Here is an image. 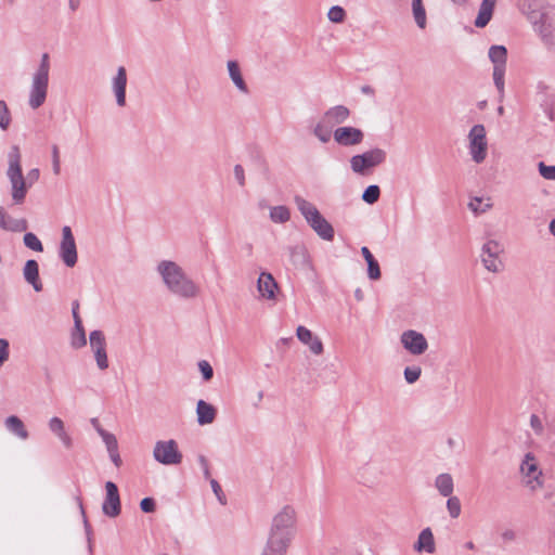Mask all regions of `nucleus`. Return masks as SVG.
<instances>
[{
    "instance_id": "obj_59",
    "label": "nucleus",
    "mask_w": 555,
    "mask_h": 555,
    "mask_svg": "<svg viewBox=\"0 0 555 555\" xmlns=\"http://www.w3.org/2000/svg\"><path fill=\"white\" fill-rule=\"evenodd\" d=\"M8 214L7 211L4 210V208L2 206H0V228L3 229L4 224H5V221H7V218H8Z\"/></svg>"
},
{
    "instance_id": "obj_62",
    "label": "nucleus",
    "mask_w": 555,
    "mask_h": 555,
    "mask_svg": "<svg viewBox=\"0 0 555 555\" xmlns=\"http://www.w3.org/2000/svg\"><path fill=\"white\" fill-rule=\"evenodd\" d=\"M91 424H92L93 428L95 429V431H96L98 434H99V430H105V429L101 426V424H100L99 420H98V418H95V417H94V418H91Z\"/></svg>"
},
{
    "instance_id": "obj_12",
    "label": "nucleus",
    "mask_w": 555,
    "mask_h": 555,
    "mask_svg": "<svg viewBox=\"0 0 555 555\" xmlns=\"http://www.w3.org/2000/svg\"><path fill=\"white\" fill-rule=\"evenodd\" d=\"M59 256L68 268H73L78 260L77 246L72 229L68 225L62 228V240Z\"/></svg>"
},
{
    "instance_id": "obj_14",
    "label": "nucleus",
    "mask_w": 555,
    "mask_h": 555,
    "mask_svg": "<svg viewBox=\"0 0 555 555\" xmlns=\"http://www.w3.org/2000/svg\"><path fill=\"white\" fill-rule=\"evenodd\" d=\"M90 348L93 352L98 367L104 371L108 367V358L106 353V339L103 332L95 330L89 336Z\"/></svg>"
},
{
    "instance_id": "obj_54",
    "label": "nucleus",
    "mask_w": 555,
    "mask_h": 555,
    "mask_svg": "<svg viewBox=\"0 0 555 555\" xmlns=\"http://www.w3.org/2000/svg\"><path fill=\"white\" fill-rule=\"evenodd\" d=\"M234 178L241 186L245 185V171L242 165H235L233 168Z\"/></svg>"
},
{
    "instance_id": "obj_35",
    "label": "nucleus",
    "mask_w": 555,
    "mask_h": 555,
    "mask_svg": "<svg viewBox=\"0 0 555 555\" xmlns=\"http://www.w3.org/2000/svg\"><path fill=\"white\" fill-rule=\"evenodd\" d=\"M269 217L273 223H286L291 219V210L284 205L272 206Z\"/></svg>"
},
{
    "instance_id": "obj_39",
    "label": "nucleus",
    "mask_w": 555,
    "mask_h": 555,
    "mask_svg": "<svg viewBox=\"0 0 555 555\" xmlns=\"http://www.w3.org/2000/svg\"><path fill=\"white\" fill-rule=\"evenodd\" d=\"M12 114L5 101L0 100V130L7 131L12 125Z\"/></svg>"
},
{
    "instance_id": "obj_47",
    "label": "nucleus",
    "mask_w": 555,
    "mask_h": 555,
    "mask_svg": "<svg viewBox=\"0 0 555 555\" xmlns=\"http://www.w3.org/2000/svg\"><path fill=\"white\" fill-rule=\"evenodd\" d=\"M538 170L542 178L550 181H555V165H546L543 162L538 164Z\"/></svg>"
},
{
    "instance_id": "obj_6",
    "label": "nucleus",
    "mask_w": 555,
    "mask_h": 555,
    "mask_svg": "<svg viewBox=\"0 0 555 555\" xmlns=\"http://www.w3.org/2000/svg\"><path fill=\"white\" fill-rule=\"evenodd\" d=\"M530 22L543 44L550 51L555 52V7H543L540 11L539 18L532 15Z\"/></svg>"
},
{
    "instance_id": "obj_30",
    "label": "nucleus",
    "mask_w": 555,
    "mask_h": 555,
    "mask_svg": "<svg viewBox=\"0 0 555 555\" xmlns=\"http://www.w3.org/2000/svg\"><path fill=\"white\" fill-rule=\"evenodd\" d=\"M361 254L367 263V276L370 280L377 281L380 279V268L377 260L366 246L361 248Z\"/></svg>"
},
{
    "instance_id": "obj_49",
    "label": "nucleus",
    "mask_w": 555,
    "mask_h": 555,
    "mask_svg": "<svg viewBox=\"0 0 555 555\" xmlns=\"http://www.w3.org/2000/svg\"><path fill=\"white\" fill-rule=\"evenodd\" d=\"M197 366H198V370L199 372L202 373L203 375V378L208 382L214 376V370H212V366L210 365V363L206 360H201L198 363H197Z\"/></svg>"
},
{
    "instance_id": "obj_32",
    "label": "nucleus",
    "mask_w": 555,
    "mask_h": 555,
    "mask_svg": "<svg viewBox=\"0 0 555 555\" xmlns=\"http://www.w3.org/2000/svg\"><path fill=\"white\" fill-rule=\"evenodd\" d=\"M488 55L493 64V68H506L507 50L504 46L490 47Z\"/></svg>"
},
{
    "instance_id": "obj_57",
    "label": "nucleus",
    "mask_w": 555,
    "mask_h": 555,
    "mask_svg": "<svg viewBox=\"0 0 555 555\" xmlns=\"http://www.w3.org/2000/svg\"><path fill=\"white\" fill-rule=\"evenodd\" d=\"M111 461L114 463L116 467H120L122 464L121 457L119 455L118 448L115 451H107Z\"/></svg>"
},
{
    "instance_id": "obj_5",
    "label": "nucleus",
    "mask_w": 555,
    "mask_h": 555,
    "mask_svg": "<svg viewBox=\"0 0 555 555\" xmlns=\"http://www.w3.org/2000/svg\"><path fill=\"white\" fill-rule=\"evenodd\" d=\"M294 203L310 228L324 241H333L335 231L311 202L300 195L294 196Z\"/></svg>"
},
{
    "instance_id": "obj_17",
    "label": "nucleus",
    "mask_w": 555,
    "mask_h": 555,
    "mask_svg": "<svg viewBox=\"0 0 555 555\" xmlns=\"http://www.w3.org/2000/svg\"><path fill=\"white\" fill-rule=\"evenodd\" d=\"M258 298L269 302H275L278 298L279 284L269 272H261L257 280Z\"/></svg>"
},
{
    "instance_id": "obj_63",
    "label": "nucleus",
    "mask_w": 555,
    "mask_h": 555,
    "mask_svg": "<svg viewBox=\"0 0 555 555\" xmlns=\"http://www.w3.org/2000/svg\"><path fill=\"white\" fill-rule=\"evenodd\" d=\"M361 91H362V93L369 94V95L374 93V89L371 86H363L361 88Z\"/></svg>"
},
{
    "instance_id": "obj_10",
    "label": "nucleus",
    "mask_w": 555,
    "mask_h": 555,
    "mask_svg": "<svg viewBox=\"0 0 555 555\" xmlns=\"http://www.w3.org/2000/svg\"><path fill=\"white\" fill-rule=\"evenodd\" d=\"M153 459L166 466L180 465L183 455L179 450L178 442L175 439L158 440L153 448Z\"/></svg>"
},
{
    "instance_id": "obj_16",
    "label": "nucleus",
    "mask_w": 555,
    "mask_h": 555,
    "mask_svg": "<svg viewBox=\"0 0 555 555\" xmlns=\"http://www.w3.org/2000/svg\"><path fill=\"white\" fill-rule=\"evenodd\" d=\"M128 83V75L125 66H119L111 78V90L115 96L118 107L127 105L126 89Z\"/></svg>"
},
{
    "instance_id": "obj_19",
    "label": "nucleus",
    "mask_w": 555,
    "mask_h": 555,
    "mask_svg": "<svg viewBox=\"0 0 555 555\" xmlns=\"http://www.w3.org/2000/svg\"><path fill=\"white\" fill-rule=\"evenodd\" d=\"M296 336L313 354L320 356L323 353L324 348L322 340L306 326L299 325L296 328Z\"/></svg>"
},
{
    "instance_id": "obj_13",
    "label": "nucleus",
    "mask_w": 555,
    "mask_h": 555,
    "mask_svg": "<svg viewBox=\"0 0 555 555\" xmlns=\"http://www.w3.org/2000/svg\"><path fill=\"white\" fill-rule=\"evenodd\" d=\"M400 343L403 348L413 356H421L428 349L426 337L415 330L404 331L400 335Z\"/></svg>"
},
{
    "instance_id": "obj_50",
    "label": "nucleus",
    "mask_w": 555,
    "mask_h": 555,
    "mask_svg": "<svg viewBox=\"0 0 555 555\" xmlns=\"http://www.w3.org/2000/svg\"><path fill=\"white\" fill-rule=\"evenodd\" d=\"M530 427L533 433L538 436L543 435L544 433V424L543 421L537 414H531L530 416Z\"/></svg>"
},
{
    "instance_id": "obj_29",
    "label": "nucleus",
    "mask_w": 555,
    "mask_h": 555,
    "mask_svg": "<svg viewBox=\"0 0 555 555\" xmlns=\"http://www.w3.org/2000/svg\"><path fill=\"white\" fill-rule=\"evenodd\" d=\"M291 260L295 266L306 267L310 264V255L308 249L302 244H297L289 247Z\"/></svg>"
},
{
    "instance_id": "obj_31",
    "label": "nucleus",
    "mask_w": 555,
    "mask_h": 555,
    "mask_svg": "<svg viewBox=\"0 0 555 555\" xmlns=\"http://www.w3.org/2000/svg\"><path fill=\"white\" fill-rule=\"evenodd\" d=\"M435 488L442 496H450L454 491V481L450 474H439L435 479Z\"/></svg>"
},
{
    "instance_id": "obj_3",
    "label": "nucleus",
    "mask_w": 555,
    "mask_h": 555,
    "mask_svg": "<svg viewBox=\"0 0 555 555\" xmlns=\"http://www.w3.org/2000/svg\"><path fill=\"white\" fill-rule=\"evenodd\" d=\"M51 72V57L48 52L41 54L39 63L30 77L28 106L31 109L41 107L48 98Z\"/></svg>"
},
{
    "instance_id": "obj_26",
    "label": "nucleus",
    "mask_w": 555,
    "mask_h": 555,
    "mask_svg": "<svg viewBox=\"0 0 555 555\" xmlns=\"http://www.w3.org/2000/svg\"><path fill=\"white\" fill-rule=\"evenodd\" d=\"M496 0H482L478 15L475 20V26L478 28H483L491 21L493 10L495 7Z\"/></svg>"
},
{
    "instance_id": "obj_24",
    "label": "nucleus",
    "mask_w": 555,
    "mask_h": 555,
    "mask_svg": "<svg viewBox=\"0 0 555 555\" xmlns=\"http://www.w3.org/2000/svg\"><path fill=\"white\" fill-rule=\"evenodd\" d=\"M414 550L418 553L426 552L428 554H433L436 551L435 539L430 528H425L420 532Z\"/></svg>"
},
{
    "instance_id": "obj_56",
    "label": "nucleus",
    "mask_w": 555,
    "mask_h": 555,
    "mask_svg": "<svg viewBox=\"0 0 555 555\" xmlns=\"http://www.w3.org/2000/svg\"><path fill=\"white\" fill-rule=\"evenodd\" d=\"M39 176H40V172H39V169H37V168H34V169L28 171L27 177H25V179L27 180V183H28L29 188L35 182H37V180L39 179Z\"/></svg>"
},
{
    "instance_id": "obj_28",
    "label": "nucleus",
    "mask_w": 555,
    "mask_h": 555,
    "mask_svg": "<svg viewBox=\"0 0 555 555\" xmlns=\"http://www.w3.org/2000/svg\"><path fill=\"white\" fill-rule=\"evenodd\" d=\"M467 206L474 215L478 216L489 211L493 207V202L489 196H473Z\"/></svg>"
},
{
    "instance_id": "obj_25",
    "label": "nucleus",
    "mask_w": 555,
    "mask_h": 555,
    "mask_svg": "<svg viewBox=\"0 0 555 555\" xmlns=\"http://www.w3.org/2000/svg\"><path fill=\"white\" fill-rule=\"evenodd\" d=\"M196 415L199 425H208L215 421L217 411L210 403L199 400L196 404Z\"/></svg>"
},
{
    "instance_id": "obj_11",
    "label": "nucleus",
    "mask_w": 555,
    "mask_h": 555,
    "mask_svg": "<svg viewBox=\"0 0 555 555\" xmlns=\"http://www.w3.org/2000/svg\"><path fill=\"white\" fill-rule=\"evenodd\" d=\"M520 474L525 480L526 486L531 491H538L543 487V473L540 469L538 460L533 453L528 452L525 454L520 463Z\"/></svg>"
},
{
    "instance_id": "obj_45",
    "label": "nucleus",
    "mask_w": 555,
    "mask_h": 555,
    "mask_svg": "<svg viewBox=\"0 0 555 555\" xmlns=\"http://www.w3.org/2000/svg\"><path fill=\"white\" fill-rule=\"evenodd\" d=\"M421 374L422 369L418 365L406 366L403 372L404 379L408 384H414L417 382L421 377Z\"/></svg>"
},
{
    "instance_id": "obj_41",
    "label": "nucleus",
    "mask_w": 555,
    "mask_h": 555,
    "mask_svg": "<svg viewBox=\"0 0 555 555\" xmlns=\"http://www.w3.org/2000/svg\"><path fill=\"white\" fill-rule=\"evenodd\" d=\"M327 18L335 24H340L346 20V11L340 5H333L327 12Z\"/></svg>"
},
{
    "instance_id": "obj_58",
    "label": "nucleus",
    "mask_w": 555,
    "mask_h": 555,
    "mask_svg": "<svg viewBox=\"0 0 555 555\" xmlns=\"http://www.w3.org/2000/svg\"><path fill=\"white\" fill-rule=\"evenodd\" d=\"M77 502H78V506L80 508V512H81V515H82V518H83V524H85L86 531H87L88 534H90V526L88 524V520H87V517H86V514H85L82 501H81L80 498H77Z\"/></svg>"
},
{
    "instance_id": "obj_43",
    "label": "nucleus",
    "mask_w": 555,
    "mask_h": 555,
    "mask_svg": "<svg viewBox=\"0 0 555 555\" xmlns=\"http://www.w3.org/2000/svg\"><path fill=\"white\" fill-rule=\"evenodd\" d=\"M537 4V0H519L518 7L519 10L527 15V17L530 20L532 15H535L537 18H539L540 12H535L534 7Z\"/></svg>"
},
{
    "instance_id": "obj_51",
    "label": "nucleus",
    "mask_w": 555,
    "mask_h": 555,
    "mask_svg": "<svg viewBox=\"0 0 555 555\" xmlns=\"http://www.w3.org/2000/svg\"><path fill=\"white\" fill-rule=\"evenodd\" d=\"M209 483L211 486L212 492L215 493L217 500L220 502V504L225 505L227 498H225V494L223 493L219 482L216 479L210 478Z\"/></svg>"
},
{
    "instance_id": "obj_34",
    "label": "nucleus",
    "mask_w": 555,
    "mask_h": 555,
    "mask_svg": "<svg viewBox=\"0 0 555 555\" xmlns=\"http://www.w3.org/2000/svg\"><path fill=\"white\" fill-rule=\"evenodd\" d=\"M412 14L416 25L424 29L427 25L426 10L422 0H412Z\"/></svg>"
},
{
    "instance_id": "obj_18",
    "label": "nucleus",
    "mask_w": 555,
    "mask_h": 555,
    "mask_svg": "<svg viewBox=\"0 0 555 555\" xmlns=\"http://www.w3.org/2000/svg\"><path fill=\"white\" fill-rule=\"evenodd\" d=\"M105 491L106 495L102 504V511L108 517H117L120 514V498L118 488L113 481H106Z\"/></svg>"
},
{
    "instance_id": "obj_61",
    "label": "nucleus",
    "mask_w": 555,
    "mask_h": 555,
    "mask_svg": "<svg viewBox=\"0 0 555 555\" xmlns=\"http://www.w3.org/2000/svg\"><path fill=\"white\" fill-rule=\"evenodd\" d=\"M78 307H79L78 302H75L74 307H73L74 324H76L77 321H81L79 313H78Z\"/></svg>"
},
{
    "instance_id": "obj_44",
    "label": "nucleus",
    "mask_w": 555,
    "mask_h": 555,
    "mask_svg": "<svg viewBox=\"0 0 555 555\" xmlns=\"http://www.w3.org/2000/svg\"><path fill=\"white\" fill-rule=\"evenodd\" d=\"M99 436L102 438L107 451H115L118 448V441L114 434L107 430H99Z\"/></svg>"
},
{
    "instance_id": "obj_64",
    "label": "nucleus",
    "mask_w": 555,
    "mask_h": 555,
    "mask_svg": "<svg viewBox=\"0 0 555 555\" xmlns=\"http://www.w3.org/2000/svg\"><path fill=\"white\" fill-rule=\"evenodd\" d=\"M548 231L555 237V218L550 221Z\"/></svg>"
},
{
    "instance_id": "obj_36",
    "label": "nucleus",
    "mask_w": 555,
    "mask_h": 555,
    "mask_svg": "<svg viewBox=\"0 0 555 555\" xmlns=\"http://www.w3.org/2000/svg\"><path fill=\"white\" fill-rule=\"evenodd\" d=\"M70 344L72 347L75 349H79L87 344L86 333L82 326V321H77L76 324H74V331L72 333L70 337Z\"/></svg>"
},
{
    "instance_id": "obj_15",
    "label": "nucleus",
    "mask_w": 555,
    "mask_h": 555,
    "mask_svg": "<svg viewBox=\"0 0 555 555\" xmlns=\"http://www.w3.org/2000/svg\"><path fill=\"white\" fill-rule=\"evenodd\" d=\"M333 138L338 145L349 147L361 144L364 133L357 127L341 126L334 130Z\"/></svg>"
},
{
    "instance_id": "obj_2",
    "label": "nucleus",
    "mask_w": 555,
    "mask_h": 555,
    "mask_svg": "<svg viewBox=\"0 0 555 555\" xmlns=\"http://www.w3.org/2000/svg\"><path fill=\"white\" fill-rule=\"evenodd\" d=\"M297 514L292 505H284L272 517L263 548L285 555L295 535Z\"/></svg>"
},
{
    "instance_id": "obj_52",
    "label": "nucleus",
    "mask_w": 555,
    "mask_h": 555,
    "mask_svg": "<svg viewBox=\"0 0 555 555\" xmlns=\"http://www.w3.org/2000/svg\"><path fill=\"white\" fill-rule=\"evenodd\" d=\"M10 357V345L4 338H0V369L9 360Z\"/></svg>"
},
{
    "instance_id": "obj_37",
    "label": "nucleus",
    "mask_w": 555,
    "mask_h": 555,
    "mask_svg": "<svg viewBox=\"0 0 555 555\" xmlns=\"http://www.w3.org/2000/svg\"><path fill=\"white\" fill-rule=\"evenodd\" d=\"M504 76H505V68H500V67L493 68L492 77H493L494 86L498 90L499 101H503V99L505 96Z\"/></svg>"
},
{
    "instance_id": "obj_20",
    "label": "nucleus",
    "mask_w": 555,
    "mask_h": 555,
    "mask_svg": "<svg viewBox=\"0 0 555 555\" xmlns=\"http://www.w3.org/2000/svg\"><path fill=\"white\" fill-rule=\"evenodd\" d=\"M49 430L61 441L65 449L73 447V438L65 428V423L59 416H53L48 421Z\"/></svg>"
},
{
    "instance_id": "obj_42",
    "label": "nucleus",
    "mask_w": 555,
    "mask_h": 555,
    "mask_svg": "<svg viewBox=\"0 0 555 555\" xmlns=\"http://www.w3.org/2000/svg\"><path fill=\"white\" fill-rule=\"evenodd\" d=\"M379 196H380V189H379V186L373 184V185L367 186L364 190V192L362 194V199L365 203L372 205V204H374V203H376L378 201Z\"/></svg>"
},
{
    "instance_id": "obj_33",
    "label": "nucleus",
    "mask_w": 555,
    "mask_h": 555,
    "mask_svg": "<svg viewBox=\"0 0 555 555\" xmlns=\"http://www.w3.org/2000/svg\"><path fill=\"white\" fill-rule=\"evenodd\" d=\"M312 132L321 143H327L331 140L334 130L333 127L330 124H327L323 117H321L320 120L313 127Z\"/></svg>"
},
{
    "instance_id": "obj_60",
    "label": "nucleus",
    "mask_w": 555,
    "mask_h": 555,
    "mask_svg": "<svg viewBox=\"0 0 555 555\" xmlns=\"http://www.w3.org/2000/svg\"><path fill=\"white\" fill-rule=\"evenodd\" d=\"M79 5H80V0H68V8L72 12L77 11Z\"/></svg>"
},
{
    "instance_id": "obj_27",
    "label": "nucleus",
    "mask_w": 555,
    "mask_h": 555,
    "mask_svg": "<svg viewBox=\"0 0 555 555\" xmlns=\"http://www.w3.org/2000/svg\"><path fill=\"white\" fill-rule=\"evenodd\" d=\"M4 425H5V428L11 434L16 436L17 438H20L22 440L28 439L29 434H28L23 421L20 417L15 416V415L8 416L5 418Z\"/></svg>"
},
{
    "instance_id": "obj_53",
    "label": "nucleus",
    "mask_w": 555,
    "mask_h": 555,
    "mask_svg": "<svg viewBox=\"0 0 555 555\" xmlns=\"http://www.w3.org/2000/svg\"><path fill=\"white\" fill-rule=\"evenodd\" d=\"M197 462L201 465L204 477L209 480L210 479V467H209V462H208L207 457L205 455H198Z\"/></svg>"
},
{
    "instance_id": "obj_48",
    "label": "nucleus",
    "mask_w": 555,
    "mask_h": 555,
    "mask_svg": "<svg viewBox=\"0 0 555 555\" xmlns=\"http://www.w3.org/2000/svg\"><path fill=\"white\" fill-rule=\"evenodd\" d=\"M52 170L55 176L61 173L60 149L56 144L51 146Z\"/></svg>"
},
{
    "instance_id": "obj_38",
    "label": "nucleus",
    "mask_w": 555,
    "mask_h": 555,
    "mask_svg": "<svg viewBox=\"0 0 555 555\" xmlns=\"http://www.w3.org/2000/svg\"><path fill=\"white\" fill-rule=\"evenodd\" d=\"M28 229V222L26 219L21 218L16 219L11 217L10 215L7 218L5 224L3 227V230L10 231V232H23Z\"/></svg>"
},
{
    "instance_id": "obj_23",
    "label": "nucleus",
    "mask_w": 555,
    "mask_h": 555,
    "mask_svg": "<svg viewBox=\"0 0 555 555\" xmlns=\"http://www.w3.org/2000/svg\"><path fill=\"white\" fill-rule=\"evenodd\" d=\"M332 127L341 125L350 117V109L345 105L330 107L322 116Z\"/></svg>"
},
{
    "instance_id": "obj_7",
    "label": "nucleus",
    "mask_w": 555,
    "mask_h": 555,
    "mask_svg": "<svg viewBox=\"0 0 555 555\" xmlns=\"http://www.w3.org/2000/svg\"><path fill=\"white\" fill-rule=\"evenodd\" d=\"M387 153L380 147L367 150L361 154L353 155L349 163L353 173L359 176H369L373 170L384 164Z\"/></svg>"
},
{
    "instance_id": "obj_8",
    "label": "nucleus",
    "mask_w": 555,
    "mask_h": 555,
    "mask_svg": "<svg viewBox=\"0 0 555 555\" xmlns=\"http://www.w3.org/2000/svg\"><path fill=\"white\" fill-rule=\"evenodd\" d=\"M504 245L495 238H488L481 246L480 260L483 268L491 273L504 270Z\"/></svg>"
},
{
    "instance_id": "obj_55",
    "label": "nucleus",
    "mask_w": 555,
    "mask_h": 555,
    "mask_svg": "<svg viewBox=\"0 0 555 555\" xmlns=\"http://www.w3.org/2000/svg\"><path fill=\"white\" fill-rule=\"evenodd\" d=\"M140 507L144 513H153L155 511V501L152 498H144L140 502Z\"/></svg>"
},
{
    "instance_id": "obj_1",
    "label": "nucleus",
    "mask_w": 555,
    "mask_h": 555,
    "mask_svg": "<svg viewBox=\"0 0 555 555\" xmlns=\"http://www.w3.org/2000/svg\"><path fill=\"white\" fill-rule=\"evenodd\" d=\"M155 270L163 285L172 296L184 300L195 299L199 296L201 286L178 262L163 259L157 262Z\"/></svg>"
},
{
    "instance_id": "obj_22",
    "label": "nucleus",
    "mask_w": 555,
    "mask_h": 555,
    "mask_svg": "<svg viewBox=\"0 0 555 555\" xmlns=\"http://www.w3.org/2000/svg\"><path fill=\"white\" fill-rule=\"evenodd\" d=\"M228 75L238 92L248 94L249 89L243 77L241 66L237 61L229 60L227 62Z\"/></svg>"
},
{
    "instance_id": "obj_9",
    "label": "nucleus",
    "mask_w": 555,
    "mask_h": 555,
    "mask_svg": "<svg viewBox=\"0 0 555 555\" xmlns=\"http://www.w3.org/2000/svg\"><path fill=\"white\" fill-rule=\"evenodd\" d=\"M468 152L475 164H482L488 156L487 131L483 125H474L468 134Z\"/></svg>"
},
{
    "instance_id": "obj_46",
    "label": "nucleus",
    "mask_w": 555,
    "mask_h": 555,
    "mask_svg": "<svg viewBox=\"0 0 555 555\" xmlns=\"http://www.w3.org/2000/svg\"><path fill=\"white\" fill-rule=\"evenodd\" d=\"M447 509L452 518H457L461 514V502L457 496H448Z\"/></svg>"
},
{
    "instance_id": "obj_21",
    "label": "nucleus",
    "mask_w": 555,
    "mask_h": 555,
    "mask_svg": "<svg viewBox=\"0 0 555 555\" xmlns=\"http://www.w3.org/2000/svg\"><path fill=\"white\" fill-rule=\"evenodd\" d=\"M24 280L33 286L35 292H41L43 288L42 282L39 276V266L34 259H29L23 267Z\"/></svg>"
},
{
    "instance_id": "obj_40",
    "label": "nucleus",
    "mask_w": 555,
    "mask_h": 555,
    "mask_svg": "<svg viewBox=\"0 0 555 555\" xmlns=\"http://www.w3.org/2000/svg\"><path fill=\"white\" fill-rule=\"evenodd\" d=\"M23 242L27 248H29L34 251L41 253L43 250V245H42L41 241L33 232L25 233L24 237H23Z\"/></svg>"
},
{
    "instance_id": "obj_4",
    "label": "nucleus",
    "mask_w": 555,
    "mask_h": 555,
    "mask_svg": "<svg viewBox=\"0 0 555 555\" xmlns=\"http://www.w3.org/2000/svg\"><path fill=\"white\" fill-rule=\"evenodd\" d=\"M21 151L17 145H12L8 153L7 178L11 185V198L14 205H22L29 189L21 165Z\"/></svg>"
}]
</instances>
